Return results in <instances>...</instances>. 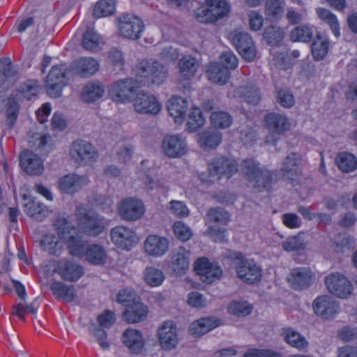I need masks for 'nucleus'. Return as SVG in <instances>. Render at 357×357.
<instances>
[{"label":"nucleus","mask_w":357,"mask_h":357,"mask_svg":"<svg viewBox=\"0 0 357 357\" xmlns=\"http://www.w3.org/2000/svg\"><path fill=\"white\" fill-rule=\"evenodd\" d=\"M335 162L342 172L349 173L357 169V158L348 152H341L335 158Z\"/></svg>","instance_id":"nucleus-44"},{"label":"nucleus","mask_w":357,"mask_h":357,"mask_svg":"<svg viewBox=\"0 0 357 357\" xmlns=\"http://www.w3.org/2000/svg\"><path fill=\"white\" fill-rule=\"evenodd\" d=\"M312 305L315 314L324 319L333 318L339 312V305L328 295L317 297Z\"/></svg>","instance_id":"nucleus-23"},{"label":"nucleus","mask_w":357,"mask_h":357,"mask_svg":"<svg viewBox=\"0 0 357 357\" xmlns=\"http://www.w3.org/2000/svg\"><path fill=\"white\" fill-rule=\"evenodd\" d=\"M199 63L196 58L184 56L178 62V79L180 81L190 80L195 77Z\"/></svg>","instance_id":"nucleus-31"},{"label":"nucleus","mask_w":357,"mask_h":357,"mask_svg":"<svg viewBox=\"0 0 357 357\" xmlns=\"http://www.w3.org/2000/svg\"><path fill=\"white\" fill-rule=\"evenodd\" d=\"M188 109L186 100L181 97H172L167 105V109L170 116H172L175 122L181 123L186 116V112Z\"/></svg>","instance_id":"nucleus-33"},{"label":"nucleus","mask_w":357,"mask_h":357,"mask_svg":"<svg viewBox=\"0 0 357 357\" xmlns=\"http://www.w3.org/2000/svg\"><path fill=\"white\" fill-rule=\"evenodd\" d=\"M105 92L104 86L99 82H90L83 89L82 98L86 102H93L101 98Z\"/></svg>","instance_id":"nucleus-49"},{"label":"nucleus","mask_w":357,"mask_h":357,"mask_svg":"<svg viewBox=\"0 0 357 357\" xmlns=\"http://www.w3.org/2000/svg\"><path fill=\"white\" fill-rule=\"evenodd\" d=\"M280 173L284 179L293 185L298 183L302 176V158L296 153L288 154L282 162Z\"/></svg>","instance_id":"nucleus-9"},{"label":"nucleus","mask_w":357,"mask_h":357,"mask_svg":"<svg viewBox=\"0 0 357 357\" xmlns=\"http://www.w3.org/2000/svg\"><path fill=\"white\" fill-rule=\"evenodd\" d=\"M148 314L147 307L141 302H133L123 312L124 319L128 323H138L144 321Z\"/></svg>","instance_id":"nucleus-34"},{"label":"nucleus","mask_w":357,"mask_h":357,"mask_svg":"<svg viewBox=\"0 0 357 357\" xmlns=\"http://www.w3.org/2000/svg\"><path fill=\"white\" fill-rule=\"evenodd\" d=\"M71 159L79 165H90L96 161L99 154L96 147L82 139L74 141L70 147Z\"/></svg>","instance_id":"nucleus-6"},{"label":"nucleus","mask_w":357,"mask_h":357,"mask_svg":"<svg viewBox=\"0 0 357 357\" xmlns=\"http://www.w3.org/2000/svg\"><path fill=\"white\" fill-rule=\"evenodd\" d=\"M56 227L57 234L64 241L69 254L79 258L84 257L89 243L76 231L74 225L66 218H59Z\"/></svg>","instance_id":"nucleus-3"},{"label":"nucleus","mask_w":357,"mask_h":357,"mask_svg":"<svg viewBox=\"0 0 357 357\" xmlns=\"http://www.w3.org/2000/svg\"><path fill=\"white\" fill-rule=\"evenodd\" d=\"M162 148L168 157H181L187 151L185 139L180 135H167L163 139Z\"/></svg>","instance_id":"nucleus-22"},{"label":"nucleus","mask_w":357,"mask_h":357,"mask_svg":"<svg viewBox=\"0 0 357 357\" xmlns=\"http://www.w3.org/2000/svg\"><path fill=\"white\" fill-rule=\"evenodd\" d=\"M243 357H282V354L273 349H248Z\"/></svg>","instance_id":"nucleus-63"},{"label":"nucleus","mask_w":357,"mask_h":357,"mask_svg":"<svg viewBox=\"0 0 357 357\" xmlns=\"http://www.w3.org/2000/svg\"><path fill=\"white\" fill-rule=\"evenodd\" d=\"M265 126L269 131L266 137L267 144H275L279 137L289 130L291 123L284 114L277 112H271L264 116Z\"/></svg>","instance_id":"nucleus-5"},{"label":"nucleus","mask_w":357,"mask_h":357,"mask_svg":"<svg viewBox=\"0 0 357 357\" xmlns=\"http://www.w3.org/2000/svg\"><path fill=\"white\" fill-rule=\"evenodd\" d=\"M231 40L238 53L242 57L252 61L256 56V50L252 37L245 32L235 33L231 36Z\"/></svg>","instance_id":"nucleus-18"},{"label":"nucleus","mask_w":357,"mask_h":357,"mask_svg":"<svg viewBox=\"0 0 357 357\" xmlns=\"http://www.w3.org/2000/svg\"><path fill=\"white\" fill-rule=\"evenodd\" d=\"M174 231L176 236L182 241H188L192 236L191 229L181 221L174 224Z\"/></svg>","instance_id":"nucleus-62"},{"label":"nucleus","mask_w":357,"mask_h":357,"mask_svg":"<svg viewBox=\"0 0 357 357\" xmlns=\"http://www.w3.org/2000/svg\"><path fill=\"white\" fill-rule=\"evenodd\" d=\"M237 93L239 97L248 104L256 105L261 100V93L256 86L239 87Z\"/></svg>","instance_id":"nucleus-47"},{"label":"nucleus","mask_w":357,"mask_h":357,"mask_svg":"<svg viewBox=\"0 0 357 357\" xmlns=\"http://www.w3.org/2000/svg\"><path fill=\"white\" fill-rule=\"evenodd\" d=\"M110 236L112 242L121 249L129 250L135 243L134 232L123 226H117L112 229Z\"/></svg>","instance_id":"nucleus-25"},{"label":"nucleus","mask_w":357,"mask_h":357,"mask_svg":"<svg viewBox=\"0 0 357 357\" xmlns=\"http://www.w3.org/2000/svg\"><path fill=\"white\" fill-rule=\"evenodd\" d=\"M282 248L288 252L300 251L305 248V243L301 236H294L288 238L282 242Z\"/></svg>","instance_id":"nucleus-59"},{"label":"nucleus","mask_w":357,"mask_h":357,"mask_svg":"<svg viewBox=\"0 0 357 357\" xmlns=\"http://www.w3.org/2000/svg\"><path fill=\"white\" fill-rule=\"evenodd\" d=\"M100 41V36L93 29L87 30L83 35L82 47L89 51H97Z\"/></svg>","instance_id":"nucleus-56"},{"label":"nucleus","mask_w":357,"mask_h":357,"mask_svg":"<svg viewBox=\"0 0 357 357\" xmlns=\"http://www.w3.org/2000/svg\"><path fill=\"white\" fill-rule=\"evenodd\" d=\"M231 11L226 0H206L194 12L195 17L201 23L212 24L227 17Z\"/></svg>","instance_id":"nucleus-4"},{"label":"nucleus","mask_w":357,"mask_h":357,"mask_svg":"<svg viewBox=\"0 0 357 357\" xmlns=\"http://www.w3.org/2000/svg\"><path fill=\"white\" fill-rule=\"evenodd\" d=\"M135 110L142 114L156 115L161 110V105L157 98L148 92L139 91L134 100Z\"/></svg>","instance_id":"nucleus-12"},{"label":"nucleus","mask_w":357,"mask_h":357,"mask_svg":"<svg viewBox=\"0 0 357 357\" xmlns=\"http://www.w3.org/2000/svg\"><path fill=\"white\" fill-rule=\"evenodd\" d=\"M50 289L54 297L65 302L71 303L76 298V291L73 285H67L61 282H54Z\"/></svg>","instance_id":"nucleus-35"},{"label":"nucleus","mask_w":357,"mask_h":357,"mask_svg":"<svg viewBox=\"0 0 357 357\" xmlns=\"http://www.w3.org/2000/svg\"><path fill=\"white\" fill-rule=\"evenodd\" d=\"M270 53L273 56L271 61L273 66L282 70H287L291 67L290 59L287 55L284 50L279 47H273L271 49Z\"/></svg>","instance_id":"nucleus-48"},{"label":"nucleus","mask_w":357,"mask_h":357,"mask_svg":"<svg viewBox=\"0 0 357 357\" xmlns=\"http://www.w3.org/2000/svg\"><path fill=\"white\" fill-rule=\"evenodd\" d=\"M84 257L91 264L101 265L106 261L107 253L104 247L99 244H88Z\"/></svg>","instance_id":"nucleus-36"},{"label":"nucleus","mask_w":357,"mask_h":357,"mask_svg":"<svg viewBox=\"0 0 357 357\" xmlns=\"http://www.w3.org/2000/svg\"><path fill=\"white\" fill-rule=\"evenodd\" d=\"M144 249L151 256H162L169 249V241L165 237L157 235L149 236L144 242Z\"/></svg>","instance_id":"nucleus-30"},{"label":"nucleus","mask_w":357,"mask_h":357,"mask_svg":"<svg viewBox=\"0 0 357 357\" xmlns=\"http://www.w3.org/2000/svg\"><path fill=\"white\" fill-rule=\"evenodd\" d=\"M211 123L215 127L220 128H229L232 123L231 116L225 112H214L211 114Z\"/></svg>","instance_id":"nucleus-58"},{"label":"nucleus","mask_w":357,"mask_h":357,"mask_svg":"<svg viewBox=\"0 0 357 357\" xmlns=\"http://www.w3.org/2000/svg\"><path fill=\"white\" fill-rule=\"evenodd\" d=\"M72 71L82 77H87L95 74L99 69L96 60L91 57H82L74 61L70 64Z\"/></svg>","instance_id":"nucleus-29"},{"label":"nucleus","mask_w":357,"mask_h":357,"mask_svg":"<svg viewBox=\"0 0 357 357\" xmlns=\"http://www.w3.org/2000/svg\"><path fill=\"white\" fill-rule=\"evenodd\" d=\"M263 36L267 44L278 47L284 39V32L282 28L271 25L265 28Z\"/></svg>","instance_id":"nucleus-45"},{"label":"nucleus","mask_w":357,"mask_h":357,"mask_svg":"<svg viewBox=\"0 0 357 357\" xmlns=\"http://www.w3.org/2000/svg\"><path fill=\"white\" fill-rule=\"evenodd\" d=\"M281 335L287 344L299 350L305 349L308 345L307 341L303 336L290 328H282Z\"/></svg>","instance_id":"nucleus-40"},{"label":"nucleus","mask_w":357,"mask_h":357,"mask_svg":"<svg viewBox=\"0 0 357 357\" xmlns=\"http://www.w3.org/2000/svg\"><path fill=\"white\" fill-rule=\"evenodd\" d=\"M141 76L149 79L153 84H160L167 77L165 67L157 61L144 60L139 63Z\"/></svg>","instance_id":"nucleus-17"},{"label":"nucleus","mask_w":357,"mask_h":357,"mask_svg":"<svg viewBox=\"0 0 357 357\" xmlns=\"http://www.w3.org/2000/svg\"><path fill=\"white\" fill-rule=\"evenodd\" d=\"M284 0H266L264 6V13L270 21L279 20L284 10Z\"/></svg>","instance_id":"nucleus-39"},{"label":"nucleus","mask_w":357,"mask_h":357,"mask_svg":"<svg viewBox=\"0 0 357 357\" xmlns=\"http://www.w3.org/2000/svg\"><path fill=\"white\" fill-rule=\"evenodd\" d=\"M158 335L162 349L172 350L176 347L178 344L176 327L172 321L164 322L158 328Z\"/></svg>","instance_id":"nucleus-24"},{"label":"nucleus","mask_w":357,"mask_h":357,"mask_svg":"<svg viewBox=\"0 0 357 357\" xmlns=\"http://www.w3.org/2000/svg\"><path fill=\"white\" fill-rule=\"evenodd\" d=\"M42 249L50 255L59 256L63 250V246L54 234L44 236L40 241Z\"/></svg>","instance_id":"nucleus-42"},{"label":"nucleus","mask_w":357,"mask_h":357,"mask_svg":"<svg viewBox=\"0 0 357 357\" xmlns=\"http://www.w3.org/2000/svg\"><path fill=\"white\" fill-rule=\"evenodd\" d=\"M116 0H100L93 9V15L96 17H102L112 15L116 10Z\"/></svg>","instance_id":"nucleus-53"},{"label":"nucleus","mask_w":357,"mask_h":357,"mask_svg":"<svg viewBox=\"0 0 357 357\" xmlns=\"http://www.w3.org/2000/svg\"><path fill=\"white\" fill-rule=\"evenodd\" d=\"M21 168L29 175L39 176L44 171L42 159L33 151H23L20 155Z\"/></svg>","instance_id":"nucleus-21"},{"label":"nucleus","mask_w":357,"mask_h":357,"mask_svg":"<svg viewBox=\"0 0 357 357\" xmlns=\"http://www.w3.org/2000/svg\"><path fill=\"white\" fill-rule=\"evenodd\" d=\"M314 27L309 24H302L294 28L289 34L293 42L309 43L314 35Z\"/></svg>","instance_id":"nucleus-43"},{"label":"nucleus","mask_w":357,"mask_h":357,"mask_svg":"<svg viewBox=\"0 0 357 357\" xmlns=\"http://www.w3.org/2000/svg\"><path fill=\"white\" fill-rule=\"evenodd\" d=\"M144 211L143 202L134 198H127L122 200L118 206V212L121 218L129 222L140 219Z\"/></svg>","instance_id":"nucleus-13"},{"label":"nucleus","mask_w":357,"mask_h":357,"mask_svg":"<svg viewBox=\"0 0 357 357\" xmlns=\"http://www.w3.org/2000/svg\"><path fill=\"white\" fill-rule=\"evenodd\" d=\"M220 324V321L218 319L202 318L192 322L190 326L189 331L193 336L199 337L218 327Z\"/></svg>","instance_id":"nucleus-32"},{"label":"nucleus","mask_w":357,"mask_h":357,"mask_svg":"<svg viewBox=\"0 0 357 357\" xmlns=\"http://www.w3.org/2000/svg\"><path fill=\"white\" fill-rule=\"evenodd\" d=\"M314 280V273L307 267L293 268L288 278L291 287L297 291L308 289Z\"/></svg>","instance_id":"nucleus-16"},{"label":"nucleus","mask_w":357,"mask_h":357,"mask_svg":"<svg viewBox=\"0 0 357 357\" xmlns=\"http://www.w3.org/2000/svg\"><path fill=\"white\" fill-rule=\"evenodd\" d=\"M89 179L86 176L75 174L63 176L59 181L61 190L67 194H73L89 184Z\"/></svg>","instance_id":"nucleus-28"},{"label":"nucleus","mask_w":357,"mask_h":357,"mask_svg":"<svg viewBox=\"0 0 357 357\" xmlns=\"http://www.w3.org/2000/svg\"><path fill=\"white\" fill-rule=\"evenodd\" d=\"M135 292L130 289L120 290L116 296V301L128 307L135 301Z\"/></svg>","instance_id":"nucleus-64"},{"label":"nucleus","mask_w":357,"mask_h":357,"mask_svg":"<svg viewBox=\"0 0 357 357\" xmlns=\"http://www.w3.org/2000/svg\"><path fill=\"white\" fill-rule=\"evenodd\" d=\"M238 277L248 284L260 281L261 271L259 266L252 261L245 259L241 253L235 254L233 261Z\"/></svg>","instance_id":"nucleus-7"},{"label":"nucleus","mask_w":357,"mask_h":357,"mask_svg":"<svg viewBox=\"0 0 357 357\" xmlns=\"http://www.w3.org/2000/svg\"><path fill=\"white\" fill-rule=\"evenodd\" d=\"M241 171L248 182V187L255 192H260L271 188L272 174L268 169L260 167L257 161L244 160L241 165Z\"/></svg>","instance_id":"nucleus-1"},{"label":"nucleus","mask_w":357,"mask_h":357,"mask_svg":"<svg viewBox=\"0 0 357 357\" xmlns=\"http://www.w3.org/2000/svg\"><path fill=\"white\" fill-rule=\"evenodd\" d=\"M206 73L210 81L221 85L226 84L229 78V72L227 69L218 63H211Z\"/></svg>","instance_id":"nucleus-38"},{"label":"nucleus","mask_w":357,"mask_h":357,"mask_svg":"<svg viewBox=\"0 0 357 357\" xmlns=\"http://www.w3.org/2000/svg\"><path fill=\"white\" fill-rule=\"evenodd\" d=\"M238 169V163L235 160L225 157L214 158L208 163V172L211 176L226 175L228 178L235 174Z\"/></svg>","instance_id":"nucleus-20"},{"label":"nucleus","mask_w":357,"mask_h":357,"mask_svg":"<svg viewBox=\"0 0 357 357\" xmlns=\"http://www.w3.org/2000/svg\"><path fill=\"white\" fill-rule=\"evenodd\" d=\"M25 212L32 218L42 221L48 214V210L43 204L32 200L25 204Z\"/></svg>","instance_id":"nucleus-52"},{"label":"nucleus","mask_w":357,"mask_h":357,"mask_svg":"<svg viewBox=\"0 0 357 357\" xmlns=\"http://www.w3.org/2000/svg\"><path fill=\"white\" fill-rule=\"evenodd\" d=\"M316 12L318 17L330 26L331 29L335 37H340V24L336 16L329 10L326 8H317Z\"/></svg>","instance_id":"nucleus-50"},{"label":"nucleus","mask_w":357,"mask_h":357,"mask_svg":"<svg viewBox=\"0 0 357 357\" xmlns=\"http://www.w3.org/2000/svg\"><path fill=\"white\" fill-rule=\"evenodd\" d=\"M135 84L132 79H119L110 85L109 94L116 102L129 101L135 92Z\"/></svg>","instance_id":"nucleus-14"},{"label":"nucleus","mask_w":357,"mask_h":357,"mask_svg":"<svg viewBox=\"0 0 357 357\" xmlns=\"http://www.w3.org/2000/svg\"><path fill=\"white\" fill-rule=\"evenodd\" d=\"M15 73L9 58L0 60V86L5 83L6 79L13 77Z\"/></svg>","instance_id":"nucleus-60"},{"label":"nucleus","mask_w":357,"mask_h":357,"mask_svg":"<svg viewBox=\"0 0 357 357\" xmlns=\"http://www.w3.org/2000/svg\"><path fill=\"white\" fill-rule=\"evenodd\" d=\"M222 141V134L218 130H209L199 134L200 146L207 149H215Z\"/></svg>","instance_id":"nucleus-37"},{"label":"nucleus","mask_w":357,"mask_h":357,"mask_svg":"<svg viewBox=\"0 0 357 357\" xmlns=\"http://www.w3.org/2000/svg\"><path fill=\"white\" fill-rule=\"evenodd\" d=\"M121 341L130 353L138 354L144 347V339L142 333L131 328H127L122 334Z\"/></svg>","instance_id":"nucleus-26"},{"label":"nucleus","mask_w":357,"mask_h":357,"mask_svg":"<svg viewBox=\"0 0 357 357\" xmlns=\"http://www.w3.org/2000/svg\"><path fill=\"white\" fill-rule=\"evenodd\" d=\"M325 284L331 294L340 298H347L352 294L350 281L342 273H330L325 278Z\"/></svg>","instance_id":"nucleus-10"},{"label":"nucleus","mask_w":357,"mask_h":357,"mask_svg":"<svg viewBox=\"0 0 357 357\" xmlns=\"http://www.w3.org/2000/svg\"><path fill=\"white\" fill-rule=\"evenodd\" d=\"M228 310L233 315L245 317L252 312V306L246 301H233L229 305Z\"/></svg>","instance_id":"nucleus-57"},{"label":"nucleus","mask_w":357,"mask_h":357,"mask_svg":"<svg viewBox=\"0 0 357 357\" xmlns=\"http://www.w3.org/2000/svg\"><path fill=\"white\" fill-rule=\"evenodd\" d=\"M194 268L204 282L211 284L220 278L222 270L218 264L211 263L207 258H199L194 264Z\"/></svg>","instance_id":"nucleus-15"},{"label":"nucleus","mask_w":357,"mask_h":357,"mask_svg":"<svg viewBox=\"0 0 357 357\" xmlns=\"http://www.w3.org/2000/svg\"><path fill=\"white\" fill-rule=\"evenodd\" d=\"M75 215L78 228L86 236L96 237L101 234L107 226V220L103 216L89 210L82 204L77 206Z\"/></svg>","instance_id":"nucleus-2"},{"label":"nucleus","mask_w":357,"mask_h":357,"mask_svg":"<svg viewBox=\"0 0 357 357\" xmlns=\"http://www.w3.org/2000/svg\"><path fill=\"white\" fill-rule=\"evenodd\" d=\"M207 218L210 222L225 225L230 220V215L225 208L216 206L210 208L207 213Z\"/></svg>","instance_id":"nucleus-54"},{"label":"nucleus","mask_w":357,"mask_h":357,"mask_svg":"<svg viewBox=\"0 0 357 357\" xmlns=\"http://www.w3.org/2000/svg\"><path fill=\"white\" fill-rule=\"evenodd\" d=\"M67 70L66 66L63 64L52 67L45 81V89L50 97L61 96L62 89L68 83Z\"/></svg>","instance_id":"nucleus-8"},{"label":"nucleus","mask_w":357,"mask_h":357,"mask_svg":"<svg viewBox=\"0 0 357 357\" xmlns=\"http://www.w3.org/2000/svg\"><path fill=\"white\" fill-rule=\"evenodd\" d=\"M119 31L126 38L137 40L144 29L143 22L137 16L126 13L119 17Z\"/></svg>","instance_id":"nucleus-11"},{"label":"nucleus","mask_w":357,"mask_h":357,"mask_svg":"<svg viewBox=\"0 0 357 357\" xmlns=\"http://www.w3.org/2000/svg\"><path fill=\"white\" fill-rule=\"evenodd\" d=\"M204 118L202 112L198 108L192 109L189 115L188 121V129L190 132H195L198 128L202 126L204 123Z\"/></svg>","instance_id":"nucleus-61"},{"label":"nucleus","mask_w":357,"mask_h":357,"mask_svg":"<svg viewBox=\"0 0 357 357\" xmlns=\"http://www.w3.org/2000/svg\"><path fill=\"white\" fill-rule=\"evenodd\" d=\"M329 47V41L326 36L317 33L316 39L312 44V52L316 60L323 59L327 54Z\"/></svg>","instance_id":"nucleus-46"},{"label":"nucleus","mask_w":357,"mask_h":357,"mask_svg":"<svg viewBox=\"0 0 357 357\" xmlns=\"http://www.w3.org/2000/svg\"><path fill=\"white\" fill-rule=\"evenodd\" d=\"M191 252L183 246L172 250L169 268L176 275H183L189 268Z\"/></svg>","instance_id":"nucleus-19"},{"label":"nucleus","mask_w":357,"mask_h":357,"mask_svg":"<svg viewBox=\"0 0 357 357\" xmlns=\"http://www.w3.org/2000/svg\"><path fill=\"white\" fill-rule=\"evenodd\" d=\"M107 62L114 71L119 72L123 70L125 60L122 52L117 48L111 49L108 53Z\"/></svg>","instance_id":"nucleus-55"},{"label":"nucleus","mask_w":357,"mask_h":357,"mask_svg":"<svg viewBox=\"0 0 357 357\" xmlns=\"http://www.w3.org/2000/svg\"><path fill=\"white\" fill-rule=\"evenodd\" d=\"M144 279L151 287L160 286L165 279L162 271L153 266H148L144 271Z\"/></svg>","instance_id":"nucleus-51"},{"label":"nucleus","mask_w":357,"mask_h":357,"mask_svg":"<svg viewBox=\"0 0 357 357\" xmlns=\"http://www.w3.org/2000/svg\"><path fill=\"white\" fill-rule=\"evenodd\" d=\"M56 269L63 280L70 282L77 281L84 273L82 266L64 259L57 262Z\"/></svg>","instance_id":"nucleus-27"},{"label":"nucleus","mask_w":357,"mask_h":357,"mask_svg":"<svg viewBox=\"0 0 357 357\" xmlns=\"http://www.w3.org/2000/svg\"><path fill=\"white\" fill-rule=\"evenodd\" d=\"M20 105L15 98L8 97L5 101L6 126L12 129L18 118Z\"/></svg>","instance_id":"nucleus-41"}]
</instances>
